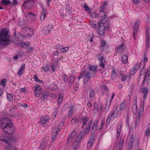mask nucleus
I'll return each mask as SVG.
<instances>
[{
    "instance_id": "72a5a7b5",
    "label": "nucleus",
    "mask_w": 150,
    "mask_h": 150,
    "mask_svg": "<svg viewBox=\"0 0 150 150\" xmlns=\"http://www.w3.org/2000/svg\"><path fill=\"white\" fill-rule=\"evenodd\" d=\"M25 30H27L29 32L28 34V35L30 36H32L34 32L33 30L28 28L26 27L25 28Z\"/></svg>"
},
{
    "instance_id": "393cba45",
    "label": "nucleus",
    "mask_w": 150,
    "mask_h": 150,
    "mask_svg": "<svg viewBox=\"0 0 150 150\" xmlns=\"http://www.w3.org/2000/svg\"><path fill=\"white\" fill-rule=\"evenodd\" d=\"M142 91L143 93V98L145 99L147 96L148 90L146 88L144 87L142 88Z\"/></svg>"
},
{
    "instance_id": "4d7b16f0",
    "label": "nucleus",
    "mask_w": 150,
    "mask_h": 150,
    "mask_svg": "<svg viewBox=\"0 0 150 150\" xmlns=\"http://www.w3.org/2000/svg\"><path fill=\"white\" fill-rule=\"evenodd\" d=\"M6 150H17L15 147L11 146L8 148Z\"/></svg>"
},
{
    "instance_id": "9b49d317",
    "label": "nucleus",
    "mask_w": 150,
    "mask_h": 150,
    "mask_svg": "<svg viewBox=\"0 0 150 150\" xmlns=\"http://www.w3.org/2000/svg\"><path fill=\"white\" fill-rule=\"evenodd\" d=\"M93 122V119H91L89 121L87 126L86 127L84 132H81L83 133L84 134V135H85V134H86L88 133L90 130L91 125H92Z\"/></svg>"
},
{
    "instance_id": "4be33fe9",
    "label": "nucleus",
    "mask_w": 150,
    "mask_h": 150,
    "mask_svg": "<svg viewBox=\"0 0 150 150\" xmlns=\"http://www.w3.org/2000/svg\"><path fill=\"white\" fill-rule=\"evenodd\" d=\"M49 92L47 91H45L43 92L41 95V97L43 100H47L49 95Z\"/></svg>"
},
{
    "instance_id": "13d9d810",
    "label": "nucleus",
    "mask_w": 150,
    "mask_h": 150,
    "mask_svg": "<svg viewBox=\"0 0 150 150\" xmlns=\"http://www.w3.org/2000/svg\"><path fill=\"white\" fill-rule=\"evenodd\" d=\"M90 24V25L91 26L93 27L94 28H95L97 27V25H96L95 23H94V22L93 21H91Z\"/></svg>"
},
{
    "instance_id": "052dcab7",
    "label": "nucleus",
    "mask_w": 150,
    "mask_h": 150,
    "mask_svg": "<svg viewBox=\"0 0 150 150\" xmlns=\"http://www.w3.org/2000/svg\"><path fill=\"white\" fill-rule=\"evenodd\" d=\"M125 107V104L123 103L121 104L120 105V110H122Z\"/></svg>"
},
{
    "instance_id": "9d476101",
    "label": "nucleus",
    "mask_w": 150,
    "mask_h": 150,
    "mask_svg": "<svg viewBox=\"0 0 150 150\" xmlns=\"http://www.w3.org/2000/svg\"><path fill=\"white\" fill-rule=\"evenodd\" d=\"M10 140V137H7L5 135H3L0 137V140L8 145L11 144Z\"/></svg>"
},
{
    "instance_id": "a18cd8bd",
    "label": "nucleus",
    "mask_w": 150,
    "mask_h": 150,
    "mask_svg": "<svg viewBox=\"0 0 150 150\" xmlns=\"http://www.w3.org/2000/svg\"><path fill=\"white\" fill-rule=\"evenodd\" d=\"M62 78L65 82H67L69 81V78L66 75H63L62 76Z\"/></svg>"
},
{
    "instance_id": "4c0bfd02",
    "label": "nucleus",
    "mask_w": 150,
    "mask_h": 150,
    "mask_svg": "<svg viewBox=\"0 0 150 150\" xmlns=\"http://www.w3.org/2000/svg\"><path fill=\"white\" fill-rule=\"evenodd\" d=\"M122 62L123 63H126L127 62L128 57L126 55H123L122 57Z\"/></svg>"
},
{
    "instance_id": "6e6d98bb",
    "label": "nucleus",
    "mask_w": 150,
    "mask_h": 150,
    "mask_svg": "<svg viewBox=\"0 0 150 150\" xmlns=\"http://www.w3.org/2000/svg\"><path fill=\"white\" fill-rule=\"evenodd\" d=\"M69 50V48L68 47H65L61 48V51L62 52H64Z\"/></svg>"
},
{
    "instance_id": "c03bdc74",
    "label": "nucleus",
    "mask_w": 150,
    "mask_h": 150,
    "mask_svg": "<svg viewBox=\"0 0 150 150\" xmlns=\"http://www.w3.org/2000/svg\"><path fill=\"white\" fill-rule=\"evenodd\" d=\"M105 122V120L104 119H103L102 120H101V124L100 126V127L99 129V130L100 131L104 127V124Z\"/></svg>"
},
{
    "instance_id": "aec40b11",
    "label": "nucleus",
    "mask_w": 150,
    "mask_h": 150,
    "mask_svg": "<svg viewBox=\"0 0 150 150\" xmlns=\"http://www.w3.org/2000/svg\"><path fill=\"white\" fill-rule=\"evenodd\" d=\"M47 145L46 142H42L40 144V147L38 148V150H45Z\"/></svg>"
},
{
    "instance_id": "f03ea898",
    "label": "nucleus",
    "mask_w": 150,
    "mask_h": 150,
    "mask_svg": "<svg viewBox=\"0 0 150 150\" xmlns=\"http://www.w3.org/2000/svg\"><path fill=\"white\" fill-rule=\"evenodd\" d=\"M108 20L105 19L103 20H100L98 23L99 28V34L100 35H104L106 30H108L109 27L108 23L107 22Z\"/></svg>"
},
{
    "instance_id": "774afa93",
    "label": "nucleus",
    "mask_w": 150,
    "mask_h": 150,
    "mask_svg": "<svg viewBox=\"0 0 150 150\" xmlns=\"http://www.w3.org/2000/svg\"><path fill=\"white\" fill-rule=\"evenodd\" d=\"M94 138L93 136H91L90 137V140L89 141V142L92 143L93 142H94Z\"/></svg>"
},
{
    "instance_id": "e2e57ef3",
    "label": "nucleus",
    "mask_w": 150,
    "mask_h": 150,
    "mask_svg": "<svg viewBox=\"0 0 150 150\" xmlns=\"http://www.w3.org/2000/svg\"><path fill=\"white\" fill-rule=\"evenodd\" d=\"M57 114V113L56 111L53 112L52 114V118L53 119H54L55 118Z\"/></svg>"
},
{
    "instance_id": "5fc2aeb1",
    "label": "nucleus",
    "mask_w": 150,
    "mask_h": 150,
    "mask_svg": "<svg viewBox=\"0 0 150 150\" xmlns=\"http://www.w3.org/2000/svg\"><path fill=\"white\" fill-rule=\"evenodd\" d=\"M94 111L96 110V112H97L98 110V105L96 103L94 104Z\"/></svg>"
},
{
    "instance_id": "1a4fd4ad",
    "label": "nucleus",
    "mask_w": 150,
    "mask_h": 150,
    "mask_svg": "<svg viewBox=\"0 0 150 150\" xmlns=\"http://www.w3.org/2000/svg\"><path fill=\"white\" fill-rule=\"evenodd\" d=\"M126 45L122 43L117 46L115 48V50L119 53H122L126 51Z\"/></svg>"
},
{
    "instance_id": "b1692460",
    "label": "nucleus",
    "mask_w": 150,
    "mask_h": 150,
    "mask_svg": "<svg viewBox=\"0 0 150 150\" xmlns=\"http://www.w3.org/2000/svg\"><path fill=\"white\" fill-rule=\"evenodd\" d=\"M97 67L95 65H90L89 67V70L90 71H91L95 73L97 70Z\"/></svg>"
},
{
    "instance_id": "e433bc0d",
    "label": "nucleus",
    "mask_w": 150,
    "mask_h": 150,
    "mask_svg": "<svg viewBox=\"0 0 150 150\" xmlns=\"http://www.w3.org/2000/svg\"><path fill=\"white\" fill-rule=\"evenodd\" d=\"M112 74L111 76V78L112 79H115L116 77V71L115 69H113L112 72Z\"/></svg>"
},
{
    "instance_id": "4468645a",
    "label": "nucleus",
    "mask_w": 150,
    "mask_h": 150,
    "mask_svg": "<svg viewBox=\"0 0 150 150\" xmlns=\"http://www.w3.org/2000/svg\"><path fill=\"white\" fill-rule=\"evenodd\" d=\"M33 4V1L32 0H27L25 1L23 6L25 8H30Z\"/></svg>"
},
{
    "instance_id": "2f4dec72",
    "label": "nucleus",
    "mask_w": 150,
    "mask_h": 150,
    "mask_svg": "<svg viewBox=\"0 0 150 150\" xmlns=\"http://www.w3.org/2000/svg\"><path fill=\"white\" fill-rule=\"evenodd\" d=\"M137 107L136 103H135L132 106V110L134 114H136L137 112Z\"/></svg>"
},
{
    "instance_id": "39448f33",
    "label": "nucleus",
    "mask_w": 150,
    "mask_h": 150,
    "mask_svg": "<svg viewBox=\"0 0 150 150\" xmlns=\"http://www.w3.org/2000/svg\"><path fill=\"white\" fill-rule=\"evenodd\" d=\"M84 137V134L83 133H81L78 135L72 144V146L74 150H77L79 148L82 139Z\"/></svg>"
},
{
    "instance_id": "f257e3e1",
    "label": "nucleus",
    "mask_w": 150,
    "mask_h": 150,
    "mask_svg": "<svg viewBox=\"0 0 150 150\" xmlns=\"http://www.w3.org/2000/svg\"><path fill=\"white\" fill-rule=\"evenodd\" d=\"M1 127L4 132L8 134H12L15 130L14 124L11 123L10 119L8 117L2 118L1 121Z\"/></svg>"
},
{
    "instance_id": "7ed1b4c3",
    "label": "nucleus",
    "mask_w": 150,
    "mask_h": 150,
    "mask_svg": "<svg viewBox=\"0 0 150 150\" xmlns=\"http://www.w3.org/2000/svg\"><path fill=\"white\" fill-rule=\"evenodd\" d=\"M144 100L140 103V108L138 113V116L139 117H137L135 119V127H138L140 123V118L142 116L144 110Z\"/></svg>"
},
{
    "instance_id": "ddd939ff",
    "label": "nucleus",
    "mask_w": 150,
    "mask_h": 150,
    "mask_svg": "<svg viewBox=\"0 0 150 150\" xmlns=\"http://www.w3.org/2000/svg\"><path fill=\"white\" fill-rule=\"evenodd\" d=\"M26 17L28 21H30L35 19L36 17L35 15L32 13L31 12H29L27 13Z\"/></svg>"
},
{
    "instance_id": "a878e982",
    "label": "nucleus",
    "mask_w": 150,
    "mask_h": 150,
    "mask_svg": "<svg viewBox=\"0 0 150 150\" xmlns=\"http://www.w3.org/2000/svg\"><path fill=\"white\" fill-rule=\"evenodd\" d=\"M74 108L73 107H71L70 108L68 113L67 114V115L68 117H71L72 116L74 112Z\"/></svg>"
},
{
    "instance_id": "37998d69",
    "label": "nucleus",
    "mask_w": 150,
    "mask_h": 150,
    "mask_svg": "<svg viewBox=\"0 0 150 150\" xmlns=\"http://www.w3.org/2000/svg\"><path fill=\"white\" fill-rule=\"evenodd\" d=\"M1 2L4 4L6 5L10 4L11 3V1L9 0H2Z\"/></svg>"
},
{
    "instance_id": "473e14b6",
    "label": "nucleus",
    "mask_w": 150,
    "mask_h": 150,
    "mask_svg": "<svg viewBox=\"0 0 150 150\" xmlns=\"http://www.w3.org/2000/svg\"><path fill=\"white\" fill-rule=\"evenodd\" d=\"M146 46L149 47V33L148 32V30H146Z\"/></svg>"
},
{
    "instance_id": "6ab92c4d",
    "label": "nucleus",
    "mask_w": 150,
    "mask_h": 150,
    "mask_svg": "<svg viewBox=\"0 0 150 150\" xmlns=\"http://www.w3.org/2000/svg\"><path fill=\"white\" fill-rule=\"evenodd\" d=\"M81 75L84 76L85 77H86L87 79H90L91 77V73L89 70L87 71H84L81 73Z\"/></svg>"
},
{
    "instance_id": "2eb2a0df",
    "label": "nucleus",
    "mask_w": 150,
    "mask_h": 150,
    "mask_svg": "<svg viewBox=\"0 0 150 150\" xmlns=\"http://www.w3.org/2000/svg\"><path fill=\"white\" fill-rule=\"evenodd\" d=\"M147 73L146 72L145 70L144 67L140 69V76L138 79V82L141 81V79L142 77H146Z\"/></svg>"
},
{
    "instance_id": "864d4df0",
    "label": "nucleus",
    "mask_w": 150,
    "mask_h": 150,
    "mask_svg": "<svg viewBox=\"0 0 150 150\" xmlns=\"http://www.w3.org/2000/svg\"><path fill=\"white\" fill-rule=\"evenodd\" d=\"M6 80L5 79L2 80L1 82V84L3 86H5L6 85Z\"/></svg>"
},
{
    "instance_id": "f8f14e48",
    "label": "nucleus",
    "mask_w": 150,
    "mask_h": 150,
    "mask_svg": "<svg viewBox=\"0 0 150 150\" xmlns=\"http://www.w3.org/2000/svg\"><path fill=\"white\" fill-rule=\"evenodd\" d=\"M99 122V120H96L94 122L91 130L92 133H94L98 129Z\"/></svg>"
},
{
    "instance_id": "bb28decb",
    "label": "nucleus",
    "mask_w": 150,
    "mask_h": 150,
    "mask_svg": "<svg viewBox=\"0 0 150 150\" xmlns=\"http://www.w3.org/2000/svg\"><path fill=\"white\" fill-rule=\"evenodd\" d=\"M89 96L91 100H93L95 97V91L91 89L89 91Z\"/></svg>"
},
{
    "instance_id": "603ef678",
    "label": "nucleus",
    "mask_w": 150,
    "mask_h": 150,
    "mask_svg": "<svg viewBox=\"0 0 150 150\" xmlns=\"http://www.w3.org/2000/svg\"><path fill=\"white\" fill-rule=\"evenodd\" d=\"M18 105L20 107H23L25 108H27L28 107L27 105L25 103H19L18 104Z\"/></svg>"
},
{
    "instance_id": "cd10ccee",
    "label": "nucleus",
    "mask_w": 150,
    "mask_h": 150,
    "mask_svg": "<svg viewBox=\"0 0 150 150\" xmlns=\"http://www.w3.org/2000/svg\"><path fill=\"white\" fill-rule=\"evenodd\" d=\"M88 120V117L86 116L82 118V121L83 122V125L82 126L83 127L86 124V123L87 122Z\"/></svg>"
},
{
    "instance_id": "58836bf2",
    "label": "nucleus",
    "mask_w": 150,
    "mask_h": 150,
    "mask_svg": "<svg viewBox=\"0 0 150 150\" xmlns=\"http://www.w3.org/2000/svg\"><path fill=\"white\" fill-rule=\"evenodd\" d=\"M122 124V123H119L117 124V133H121V128Z\"/></svg>"
},
{
    "instance_id": "a211bd4d",
    "label": "nucleus",
    "mask_w": 150,
    "mask_h": 150,
    "mask_svg": "<svg viewBox=\"0 0 150 150\" xmlns=\"http://www.w3.org/2000/svg\"><path fill=\"white\" fill-rule=\"evenodd\" d=\"M76 132L75 130H73L71 132L70 135L68 136L67 142H70L72 140V139L76 135Z\"/></svg>"
},
{
    "instance_id": "0eeeda50",
    "label": "nucleus",
    "mask_w": 150,
    "mask_h": 150,
    "mask_svg": "<svg viewBox=\"0 0 150 150\" xmlns=\"http://www.w3.org/2000/svg\"><path fill=\"white\" fill-rule=\"evenodd\" d=\"M105 8L103 6H101L100 8V12L99 14V16L100 17V20H103L105 19L108 20V17L107 16V13L104 12Z\"/></svg>"
},
{
    "instance_id": "a19ab883",
    "label": "nucleus",
    "mask_w": 150,
    "mask_h": 150,
    "mask_svg": "<svg viewBox=\"0 0 150 150\" xmlns=\"http://www.w3.org/2000/svg\"><path fill=\"white\" fill-rule=\"evenodd\" d=\"M79 122V120L78 118L73 117L71 120L72 123H74L75 124H77Z\"/></svg>"
},
{
    "instance_id": "7c9ffc66",
    "label": "nucleus",
    "mask_w": 150,
    "mask_h": 150,
    "mask_svg": "<svg viewBox=\"0 0 150 150\" xmlns=\"http://www.w3.org/2000/svg\"><path fill=\"white\" fill-rule=\"evenodd\" d=\"M63 99V96L62 95L59 94L58 97L57 101L59 105L62 103Z\"/></svg>"
},
{
    "instance_id": "c9c22d12",
    "label": "nucleus",
    "mask_w": 150,
    "mask_h": 150,
    "mask_svg": "<svg viewBox=\"0 0 150 150\" xmlns=\"http://www.w3.org/2000/svg\"><path fill=\"white\" fill-rule=\"evenodd\" d=\"M135 28L134 29V31H133V37L134 38V39H135V34H137V28L138 26V25L137 23H135L134 24Z\"/></svg>"
},
{
    "instance_id": "0e129e2a",
    "label": "nucleus",
    "mask_w": 150,
    "mask_h": 150,
    "mask_svg": "<svg viewBox=\"0 0 150 150\" xmlns=\"http://www.w3.org/2000/svg\"><path fill=\"white\" fill-rule=\"evenodd\" d=\"M133 144H129L127 146V150H131L132 149Z\"/></svg>"
},
{
    "instance_id": "3c124183",
    "label": "nucleus",
    "mask_w": 150,
    "mask_h": 150,
    "mask_svg": "<svg viewBox=\"0 0 150 150\" xmlns=\"http://www.w3.org/2000/svg\"><path fill=\"white\" fill-rule=\"evenodd\" d=\"M91 16L93 17L97 18L98 17V14L96 13L95 12H91L89 13Z\"/></svg>"
},
{
    "instance_id": "5701e85b",
    "label": "nucleus",
    "mask_w": 150,
    "mask_h": 150,
    "mask_svg": "<svg viewBox=\"0 0 150 150\" xmlns=\"http://www.w3.org/2000/svg\"><path fill=\"white\" fill-rule=\"evenodd\" d=\"M124 142V139H121L119 142V143L118 145L117 146L118 147V150H119L120 149L122 150V149L123 146Z\"/></svg>"
},
{
    "instance_id": "bf43d9fd",
    "label": "nucleus",
    "mask_w": 150,
    "mask_h": 150,
    "mask_svg": "<svg viewBox=\"0 0 150 150\" xmlns=\"http://www.w3.org/2000/svg\"><path fill=\"white\" fill-rule=\"evenodd\" d=\"M134 139L132 136H131L129 139V143L131 144H133V142H134Z\"/></svg>"
},
{
    "instance_id": "6e6552de",
    "label": "nucleus",
    "mask_w": 150,
    "mask_h": 150,
    "mask_svg": "<svg viewBox=\"0 0 150 150\" xmlns=\"http://www.w3.org/2000/svg\"><path fill=\"white\" fill-rule=\"evenodd\" d=\"M34 95L36 97H39L43 91L42 89L41 88L40 85L38 84H36L34 86Z\"/></svg>"
},
{
    "instance_id": "c756f323",
    "label": "nucleus",
    "mask_w": 150,
    "mask_h": 150,
    "mask_svg": "<svg viewBox=\"0 0 150 150\" xmlns=\"http://www.w3.org/2000/svg\"><path fill=\"white\" fill-rule=\"evenodd\" d=\"M46 11L45 9H43L42 12L41 13V15L40 16V21H43L44 19L46 16Z\"/></svg>"
},
{
    "instance_id": "ea45409f",
    "label": "nucleus",
    "mask_w": 150,
    "mask_h": 150,
    "mask_svg": "<svg viewBox=\"0 0 150 150\" xmlns=\"http://www.w3.org/2000/svg\"><path fill=\"white\" fill-rule=\"evenodd\" d=\"M7 96L9 101H11L13 100V96L12 94L10 93H7Z\"/></svg>"
},
{
    "instance_id": "de8ad7c7",
    "label": "nucleus",
    "mask_w": 150,
    "mask_h": 150,
    "mask_svg": "<svg viewBox=\"0 0 150 150\" xmlns=\"http://www.w3.org/2000/svg\"><path fill=\"white\" fill-rule=\"evenodd\" d=\"M139 64H136L133 67V71L136 72L139 67Z\"/></svg>"
},
{
    "instance_id": "69168bd1",
    "label": "nucleus",
    "mask_w": 150,
    "mask_h": 150,
    "mask_svg": "<svg viewBox=\"0 0 150 150\" xmlns=\"http://www.w3.org/2000/svg\"><path fill=\"white\" fill-rule=\"evenodd\" d=\"M98 110L100 112L103 109V105L101 104H98Z\"/></svg>"
},
{
    "instance_id": "338daca9",
    "label": "nucleus",
    "mask_w": 150,
    "mask_h": 150,
    "mask_svg": "<svg viewBox=\"0 0 150 150\" xmlns=\"http://www.w3.org/2000/svg\"><path fill=\"white\" fill-rule=\"evenodd\" d=\"M127 77V76L126 75H124L122 76V77L121 78V80L122 81H125Z\"/></svg>"
},
{
    "instance_id": "20e7f679",
    "label": "nucleus",
    "mask_w": 150,
    "mask_h": 150,
    "mask_svg": "<svg viewBox=\"0 0 150 150\" xmlns=\"http://www.w3.org/2000/svg\"><path fill=\"white\" fill-rule=\"evenodd\" d=\"M9 41V36L6 29H4L0 32V45H2L4 42H8Z\"/></svg>"
},
{
    "instance_id": "8fccbe9b",
    "label": "nucleus",
    "mask_w": 150,
    "mask_h": 150,
    "mask_svg": "<svg viewBox=\"0 0 150 150\" xmlns=\"http://www.w3.org/2000/svg\"><path fill=\"white\" fill-rule=\"evenodd\" d=\"M42 69H43L44 71L46 72L49 71L50 67L46 65L45 66L43 67H42Z\"/></svg>"
},
{
    "instance_id": "680f3d73",
    "label": "nucleus",
    "mask_w": 150,
    "mask_h": 150,
    "mask_svg": "<svg viewBox=\"0 0 150 150\" xmlns=\"http://www.w3.org/2000/svg\"><path fill=\"white\" fill-rule=\"evenodd\" d=\"M146 134L147 136H148L150 135V128H148L146 129Z\"/></svg>"
},
{
    "instance_id": "f3484780",
    "label": "nucleus",
    "mask_w": 150,
    "mask_h": 150,
    "mask_svg": "<svg viewBox=\"0 0 150 150\" xmlns=\"http://www.w3.org/2000/svg\"><path fill=\"white\" fill-rule=\"evenodd\" d=\"M53 25H49L47 26L46 27L44 30V33L46 34L50 33L52 30Z\"/></svg>"
},
{
    "instance_id": "79ce46f5",
    "label": "nucleus",
    "mask_w": 150,
    "mask_h": 150,
    "mask_svg": "<svg viewBox=\"0 0 150 150\" xmlns=\"http://www.w3.org/2000/svg\"><path fill=\"white\" fill-rule=\"evenodd\" d=\"M75 77L74 76L72 75L69 78V81L70 84L72 83L74 81Z\"/></svg>"
},
{
    "instance_id": "49530a36",
    "label": "nucleus",
    "mask_w": 150,
    "mask_h": 150,
    "mask_svg": "<svg viewBox=\"0 0 150 150\" xmlns=\"http://www.w3.org/2000/svg\"><path fill=\"white\" fill-rule=\"evenodd\" d=\"M84 8L85 10L89 13L91 12V9L86 4H85Z\"/></svg>"
},
{
    "instance_id": "c85d7f7f",
    "label": "nucleus",
    "mask_w": 150,
    "mask_h": 150,
    "mask_svg": "<svg viewBox=\"0 0 150 150\" xmlns=\"http://www.w3.org/2000/svg\"><path fill=\"white\" fill-rule=\"evenodd\" d=\"M105 58L103 56H101L99 60V66L100 67H104L105 65L103 62V61L104 60Z\"/></svg>"
},
{
    "instance_id": "423d86ee",
    "label": "nucleus",
    "mask_w": 150,
    "mask_h": 150,
    "mask_svg": "<svg viewBox=\"0 0 150 150\" xmlns=\"http://www.w3.org/2000/svg\"><path fill=\"white\" fill-rule=\"evenodd\" d=\"M118 114V110L116 109L112 110L110 113L108 115V117L106 120V122L105 125L106 128H107L109 124L112 117L115 118L117 116Z\"/></svg>"
},
{
    "instance_id": "09e8293b",
    "label": "nucleus",
    "mask_w": 150,
    "mask_h": 150,
    "mask_svg": "<svg viewBox=\"0 0 150 150\" xmlns=\"http://www.w3.org/2000/svg\"><path fill=\"white\" fill-rule=\"evenodd\" d=\"M115 96V93H112V96L110 98V103L108 105V108H110V105H111V103L112 102V100L113 98Z\"/></svg>"
},
{
    "instance_id": "f704fd0d",
    "label": "nucleus",
    "mask_w": 150,
    "mask_h": 150,
    "mask_svg": "<svg viewBox=\"0 0 150 150\" xmlns=\"http://www.w3.org/2000/svg\"><path fill=\"white\" fill-rule=\"evenodd\" d=\"M61 127L58 126V127H54L53 129V133H55L56 135H57L58 134L57 132H58L60 130Z\"/></svg>"
},
{
    "instance_id": "dca6fc26",
    "label": "nucleus",
    "mask_w": 150,
    "mask_h": 150,
    "mask_svg": "<svg viewBox=\"0 0 150 150\" xmlns=\"http://www.w3.org/2000/svg\"><path fill=\"white\" fill-rule=\"evenodd\" d=\"M50 119V117L48 115L43 116L40 119V122L43 126L46 125L47 122Z\"/></svg>"
},
{
    "instance_id": "412c9836",
    "label": "nucleus",
    "mask_w": 150,
    "mask_h": 150,
    "mask_svg": "<svg viewBox=\"0 0 150 150\" xmlns=\"http://www.w3.org/2000/svg\"><path fill=\"white\" fill-rule=\"evenodd\" d=\"M25 64H23L21 68L19 70L18 75L20 76H22L23 70L25 69Z\"/></svg>"
}]
</instances>
